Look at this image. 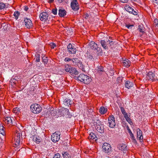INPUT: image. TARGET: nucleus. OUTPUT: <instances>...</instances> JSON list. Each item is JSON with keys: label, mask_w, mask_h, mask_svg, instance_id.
I'll return each instance as SVG.
<instances>
[{"label": "nucleus", "mask_w": 158, "mask_h": 158, "mask_svg": "<svg viewBox=\"0 0 158 158\" xmlns=\"http://www.w3.org/2000/svg\"><path fill=\"white\" fill-rule=\"evenodd\" d=\"M77 78L78 80L85 84H89L91 81L90 77L84 74H80Z\"/></svg>", "instance_id": "1"}, {"label": "nucleus", "mask_w": 158, "mask_h": 158, "mask_svg": "<svg viewBox=\"0 0 158 158\" xmlns=\"http://www.w3.org/2000/svg\"><path fill=\"white\" fill-rule=\"evenodd\" d=\"M103 151L106 154V156H109L112 153L111 147L110 144L107 143H104L102 146Z\"/></svg>", "instance_id": "2"}, {"label": "nucleus", "mask_w": 158, "mask_h": 158, "mask_svg": "<svg viewBox=\"0 0 158 158\" xmlns=\"http://www.w3.org/2000/svg\"><path fill=\"white\" fill-rule=\"evenodd\" d=\"M31 109L33 113L37 114L40 112L42 110V108L39 105L35 104L31 105Z\"/></svg>", "instance_id": "3"}, {"label": "nucleus", "mask_w": 158, "mask_h": 158, "mask_svg": "<svg viewBox=\"0 0 158 158\" xmlns=\"http://www.w3.org/2000/svg\"><path fill=\"white\" fill-rule=\"evenodd\" d=\"M59 112L61 116H65L66 118H70L71 116L68 109L65 108L63 107L60 109Z\"/></svg>", "instance_id": "4"}, {"label": "nucleus", "mask_w": 158, "mask_h": 158, "mask_svg": "<svg viewBox=\"0 0 158 158\" xmlns=\"http://www.w3.org/2000/svg\"><path fill=\"white\" fill-rule=\"evenodd\" d=\"M64 69L66 72L72 73L75 75H77L78 74V72L75 68H72L69 64L65 66Z\"/></svg>", "instance_id": "5"}, {"label": "nucleus", "mask_w": 158, "mask_h": 158, "mask_svg": "<svg viewBox=\"0 0 158 158\" xmlns=\"http://www.w3.org/2000/svg\"><path fill=\"white\" fill-rule=\"evenodd\" d=\"M63 103L66 106H69L72 103V102L68 97L67 94L64 95L63 96Z\"/></svg>", "instance_id": "6"}, {"label": "nucleus", "mask_w": 158, "mask_h": 158, "mask_svg": "<svg viewBox=\"0 0 158 158\" xmlns=\"http://www.w3.org/2000/svg\"><path fill=\"white\" fill-rule=\"evenodd\" d=\"M60 132L59 131L53 133L51 135V138L52 141L54 143L58 141L60 138Z\"/></svg>", "instance_id": "7"}, {"label": "nucleus", "mask_w": 158, "mask_h": 158, "mask_svg": "<svg viewBox=\"0 0 158 158\" xmlns=\"http://www.w3.org/2000/svg\"><path fill=\"white\" fill-rule=\"evenodd\" d=\"M109 126L111 128H114L115 125L114 118L113 115H111L109 116L108 118Z\"/></svg>", "instance_id": "8"}, {"label": "nucleus", "mask_w": 158, "mask_h": 158, "mask_svg": "<svg viewBox=\"0 0 158 158\" xmlns=\"http://www.w3.org/2000/svg\"><path fill=\"white\" fill-rule=\"evenodd\" d=\"M89 45L91 48L95 50L96 52H101L102 51L100 48L98 47L97 44L93 41L90 42L89 44Z\"/></svg>", "instance_id": "9"}, {"label": "nucleus", "mask_w": 158, "mask_h": 158, "mask_svg": "<svg viewBox=\"0 0 158 158\" xmlns=\"http://www.w3.org/2000/svg\"><path fill=\"white\" fill-rule=\"evenodd\" d=\"M71 6L74 10H77L79 8V4L76 0H73L71 3Z\"/></svg>", "instance_id": "10"}, {"label": "nucleus", "mask_w": 158, "mask_h": 158, "mask_svg": "<svg viewBox=\"0 0 158 158\" xmlns=\"http://www.w3.org/2000/svg\"><path fill=\"white\" fill-rule=\"evenodd\" d=\"M126 10L129 13L132 14L134 15H137L138 12L137 11L134 10V9L129 5L126 6L124 7Z\"/></svg>", "instance_id": "11"}, {"label": "nucleus", "mask_w": 158, "mask_h": 158, "mask_svg": "<svg viewBox=\"0 0 158 158\" xmlns=\"http://www.w3.org/2000/svg\"><path fill=\"white\" fill-rule=\"evenodd\" d=\"M67 48L69 53L72 54H75L76 52V49L72 44H69L67 46Z\"/></svg>", "instance_id": "12"}, {"label": "nucleus", "mask_w": 158, "mask_h": 158, "mask_svg": "<svg viewBox=\"0 0 158 158\" xmlns=\"http://www.w3.org/2000/svg\"><path fill=\"white\" fill-rule=\"evenodd\" d=\"M24 22L25 27L27 28H30L32 27V23L31 20L29 19L25 18L24 19Z\"/></svg>", "instance_id": "13"}, {"label": "nucleus", "mask_w": 158, "mask_h": 158, "mask_svg": "<svg viewBox=\"0 0 158 158\" xmlns=\"http://www.w3.org/2000/svg\"><path fill=\"white\" fill-rule=\"evenodd\" d=\"M94 71L95 73L98 74L99 75H101L103 73L105 72L103 67L100 66H98L95 69Z\"/></svg>", "instance_id": "14"}, {"label": "nucleus", "mask_w": 158, "mask_h": 158, "mask_svg": "<svg viewBox=\"0 0 158 158\" xmlns=\"http://www.w3.org/2000/svg\"><path fill=\"white\" fill-rule=\"evenodd\" d=\"M48 14L46 12L41 13L40 16V20L42 21H46L48 19Z\"/></svg>", "instance_id": "15"}, {"label": "nucleus", "mask_w": 158, "mask_h": 158, "mask_svg": "<svg viewBox=\"0 0 158 158\" xmlns=\"http://www.w3.org/2000/svg\"><path fill=\"white\" fill-rule=\"evenodd\" d=\"M137 138L141 142L143 140V137L142 135V132L140 129L139 128L136 129Z\"/></svg>", "instance_id": "16"}, {"label": "nucleus", "mask_w": 158, "mask_h": 158, "mask_svg": "<svg viewBox=\"0 0 158 158\" xmlns=\"http://www.w3.org/2000/svg\"><path fill=\"white\" fill-rule=\"evenodd\" d=\"M15 121L14 119L12 118H11L10 117H6L5 118V121L6 123H7L8 124H13L14 125L15 124V123L14 121Z\"/></svg>", "instance_id": "17"}, {"label": "nucleus", "mask_w": 158, "mask_h": 158, "mask_svg": "<svg viewBox=\"0 0 158 158\" xmlns=\"http://www.w3.org/2000/svg\"><path fill=\"white\" fill-rule=\"evenodd\" d=\"M20 134L19 133H17L16 136L15 138V147H18L20 143Z\"/></svg>", "instance_id": "18"}, {"label": "nucleus", "mask_w": 158, "mask_h": 158, "mask_svg": "<svg viewBox=\"0 0 158 158\" xmlns=\"http://www.w3.org/2000/svg\"><path fill=\"white\" fill-rule=\"evenodd\" d=\"M100 43L104 49H107L109 48L108 40H107L106 41L104 40H101L100 41Z\"/></svg>", "instance_id": "19"}, {"label": "nucleus", "mask_w": 158, "mask_h": 158, "mask_svg": "<svg viewBox=\"0 0 158 158\" xmlns=\"http://www.w3.org/2000/svg\"><path fill=\"white\" fill-rule=\"evenodd\" d=\"M148 78L150 80H155L156 79V77L155 74L152 72H149L147 74Z\"/></svg>", "instance_id": "20"}, {"label": "nucleus", "mask_w": 158, "mask_h": 158, "mask_svg": "<svg viewBox=\"0 0 158 158\" xmlns=\"http://www.w3.org/2000/svg\"><path fill=\"white\" fill-rule=\"evenodd\" d=\"M95 128L98 131L101 133H104V128L103 125H96L95 127Z\"/></svg>", "instance_id": "21"}, {"label": "nucleus", "mask_w": 158, "mask_h": 158, "mask_svg": "<svg viewBox=\"0 0 158 158\" xmlns=\"http://www.w3.org/2000/svg\"><path fill=\"white\" fill-rule=\"evenodd\" d=\"M66 12L64 9H60L58 10V15L60 17H64L66 15Z\"/></svg>", "instance_id": "22"}, {"label": "nucleus", "mask_w": 158, "mask_h": 158, "mask_svg": "<svg viewBox=\"0 0 158 158\" xmlns=\"http://www.w3.org/2000/svg\"><path fill=\"white\" fill-rule=\"evenodd\" d=\"M33 140L37 144H38L40 142L41 139L39 136L36 135H35L33 136Z\"/></svg>", "instance_id": "23"}, {"label": "nucleus", "mask_w": 158, "mask_h": 158, "mask_svg": "<svg viewBox=\"0 0 158 158\" xmlns=\"http://www.w3.org/2000/svg\"><path fill=\"white\" fill-rule=\"evenodd\" d=\"M123 65L127 67H128L130 66V62L127 59L123 60Z\"/></svg>", "instance_id": "24"}, {"label": "nucleus", "mask_w": 158, "mask_h": 158, "mask_svg": "<svg viewBox=\"0 0 158 158\" xmlns=\"http://www.w3.org/2000/svg\"><path fill=\"white\" fill-rule=\"evenodd\" d=\"M125 86L126 88L129 89L131 87H133V83L132 82L127 81H126Z\"/></svg>", "instance_id": "25"}, {"label": "nucleus", "mask_w": 158, "mask_h": 158, "mask_svg": "<svg viewBox=\"0 0 158 158\" xmlns=\"http://www.w3.org/2000/svg\"><path fill=\"white\" fill-rule=\"evenodd\" d=\"M118 148L121 151L125 150L127 149V146L125 144H121L118 146Z\"/></svg>", "instance_id": "26"}, {"label": "nucleus", "mask_w": 158, "mask_h": 158, "mask_svg": "<svg viewBox=\"0 0 158 158\" xmlns=\"http://www.w3.org/2000/svg\"><path fill=\"white\" fill-rule=\"evenodd\" d=\"M107 108H105L103 106L101 107L99 109V112L102 114H105L107 111Z\"/></svg>", "instance_id": "27"}, {"label": "nucleus", "mask_w": 158, "mask_h": 158, "mask_svg": "<svg viewBox=\"0 0 158 158\" xmlns=\"http://www.w3.org/2000/svg\"><path fill=\"white\" fill-rule=\"evenodd\" d=\"M124 117L125 118L126 120L130 124L132 123V122L131 121V118L128 116V115L127 113L123 115Z\"/></svg>", "instance_id": "28"}, {"label": "nucleus", "mask_w": 158, "mask_h": 158, "mask_svg": "<svg viewBox=\"0 0 158 158\" xmlns=\"http://www.w3.org/2000/svg\"><path fill=\"white\" fill-rule=\"evenodd\" d=\"M48 113L51 114L53 116H56V115L57 111L56 110L54 109L52 110L50 109V110L48 111Z\"/></svg>", "instance_id": "29"}, {"label": "nucleus", "mask_w": 158, "mask_h": 158, "mask_svg": "<svg viewBox=\"0 0 158 158\" xmlns=\"http://www.w3.org/2000/svg\"><path fill=\"white\" fill-rule=\"evenodd\" d=\"M72 62L73 64L77 65L80 61L78 58H74L72 59Z\"/></svg>", "instance_id": "30"}, {"label": "nucleus", "mask_w": 158, "mask_h": 158, "mask_svg": "<svg viewBox=\"0 0 158 158\" xmlns=\"http://www.w3.org/2000/svg\"><path fill=\"white\" fill-rule=\"evenodd\" d=\"M77 65L78 66L79 68L83 71H85L84 66L83 65V64H82V63L81 61L79 62Z\"/></svg>", "instance_id": "31"}, {"label": "nucleus", "mask_w": 158, "mask_h": 158, "mask_svg": "<svg viewBox=\"0 0 158 158\" xmlns=\"http://www.w3.org/2000/svg\"><path fill=\"white\" fill-rule=\"evenodd\" d=\"M62 156L64 158H71L70 155L67 152H63Z\"/></svg>", "instance_id": "32"}, {"label": "nucleus", "mask_w": 158, "mask_h": 158, "mask_svg": "<svg viewBox=\"0 0 158 158\" xmlns=\"http://www.w3.org/2000/svg\"><path fill=\"white\" fill-rule=\"evenodd\" d=\"M89 138V139H95V140L96 139H95L96 138V135L93 133H91L90 134Z\"/></svg>", "instance_id": "33"}, {"label": "nucleus", "mask_w": 158, "mask_h": 158, "mask_svg": "<svg viewBox=\"0 0 158 158\" xmlns=\"http://www.w3.org/2000/svg\"><path fill=\"white\" fill-rule=\"evenodd\" d=\"M19 15L20 13L18 11H15L14 14V16L15 17V18L16 20H17L18 19L19 16Z\"/></svg>", "instance_id": "34"}, {"label": "nucleus", "mask_w": 158, "mask_h": 158, "mask_svg": "<svg viewBox=\"0 0 158 158\" xmlns=\"http://www.w3.org/2000/svg\"><path fill=\"white\" fill-rule=\"evenodd\" d=\"M3 128L4 127L3 126L0 125V134H2L3 135H4L5 134Z\"/></svg>", "instance_id": "35"}, {"label": "nucleus", "mask_w": 158, "mask_h": 158, "mask_svg": "<svg viewBox=\"0 0 158 158\" xmlns=\"http://www.w3.org/2000/svg\"><path fill=\"white\" fill-rule=\"evenodd\" d=\"M138 30L139 32L143 33L144 32V29H143V27H142L141 26H139Z\"/></svg>", "instance_id": "36"}, {"label": "nucleus", "mask_w": 158, "mask_h": 158, "mask_svg": "<svg viewBox=\"0 0 158 158\" xmlns=\"http://www.w3.org/2000/svg\"><path fill=\"white\" fill-rule=\"evenodd\" d=\"M6 7L5 4L2 2H0V10H2L5 8Z\"/></svg>", "instance_id": "37"}, {"label": "nucleus", "mask_w": 158, "mask_h": 158, "mask_svg": "<svg viewBox=\"0 0 158 158\" xmlns=\"http://www.w3.org/2000/svg\"><path fill=\"white\" fill-rule=\"evenodd\" d=\"M43 59V61L44 63V64L45 65L46 64H47L48 63V59L46 57H43L42 58Z\"/></svg>", "instance_id": "38"}, {"label": "nucleus", "mask_w": 158, "mask_h": 158, "mask_svg": "<svg viewBox=\"0 0 158 158\" xmlns=\"http://www.w3.org/2000/svg\"><path fill=\"white\" fill-rule=\"evenodd\" d=\"M20 109L17 107L13 109V112L15 113H17L18 112H20Z\"/></svg>", "instance_id": "39"}, {"label": "nucleus", "mask_w": 158, "mask_h": 158, "mask_svg": "<svg viewBox=\"0 0 158 158\" xmlns=\"http://www.w3.org/2000/svg\"><path fill=\"white\" fill-rule=\"evenodd\" d=\"M57 9L56 8L53 9L52 10V12L54 15H56L57 14Z\"/></svg>", "instance_id": "40"}, {"label": "nucleus", "mask_w": 158, "mask_h": 158, "mask_svg": "<svg viewBox=\"0 0 158 158\" xmlns=\"http://www.w3.org/2000/svg\"><path fill=\"white\" fill-rule=\"evenodd\" d=\"M108 44H109V48L111 47L112 45H113L114 44V42L111 40H108Z\"/></svg>", "instance_id": "41"}, {"label": "nucleus", "mask_w": 158, "mask_h": 158, "mask_svg": "<svg viewBox=\"0 0 158 158\" xmlns=\"http://www.w3.org/2000/svg\"><path fill=\"white\" fill-rule=\"evenodd\" d=\"M134 26V25L127 24L126 27L129 29H131Z\"/></svg>", "instance_id": "42"}, {"label": "nucleus", "mask_w": 158, "mask_h": 158, "mask_svg": "<svg viewBox=\"0 0 158 158\" xmlns=\"http://www.w3.org/2000/svg\"><path fill=\"white\" fill-rule=\"evenodd\" d=\"M121 110L122 112V114L123 115L126 114L127 113L126 112L124 109L122 107H121Z\"/></svg>", "instance_id": "43"}, {"label": "nucleus", "mask_w": 158, "mask_h": 158, "mask_svg": "<svg viewBox=\"0 0 158 158\" xmlns=\"http://www.w3.org/2000/svg\"><path fill=\"white\" fill-rule=\"evenodd\" d=\"M102 155V153H99L97 158H104V156Z\"/></svg>", "instance_id": "44"}, {"label": "nucleus", "mask_w": 158, "mask_h": 158, "mask_svg": "<svg viewBox=\"0 0 158 158\" xmlns=\"http://www.w3.org/2000/svg\"><path fill=\"white\" fill-rule=\"evenodd\" d=\"M36 60L37 62H39L40 61V55L38 54L36 55Z\"/></svg>", "instance_id": "45"}, {"label": "nucleus", "mask_w": 158, "mask_h": 158, "mask_svg": "<svg viewBox=\"0 0 158 158\" xmlns=\"http://www.w3.org/2000/svg\"><path fill=\"white\" fill-rule=\"evenodd\" d=\"M130 135L132 139L133 140V141L134 142L136 141V140L135 139V137L134 136L133 134L132 133L131 134H130Z\"/></svg>", "instance_id": "46"}, {"label": "nucleus", "mask_w": 158, "mask_h": 158, "mask_svg": "<svg viewBox=\"0 0 158 158\" xmlns=\"http://www.w3.org/2000/svg\"><path fill=\"white\" fill-rule=\"evenodd\" d=\"M53 158H61L60 157V154L59 153H57L55 155V156L53 157Z\"/></svg>", "instance_id": "47"}, {"label": "nucleus", "mask_w": 158, "mask_h": 158, "mask_svg": "<svg viewBox=\"0 0 158 158\" xmlns=\"http://www.w3.org/2000/svg\"><path fill=\"white\" fill-rule=\"evenodd\" d=\"M10 82L11 83H13L14 84H15L16 83V81L15 80V79L14 78H12L10 80Z\"/></svg>", "instance_id": "48"}, {"label": "nucleus", "mask_w": 158, "mask_h": 158, "mask_svg": "<svg viewBox=\"0 0 158 158\" xmlns=\"http://www.w3.org/2000/svg\"><path fill=\"white\" fill-rule=\"evenodd\" d=\"M154 23L155 25L156 26L158 25V19H156L154 20Z\"/></svg>", "instance_id": "49"}, {"label": "nucleus", "mask_w": 158, "mask_h": 158, "mask_svg": "<svg viewBox=\"0 0 158 158\" xmlns=\"http://www.w3.org/2000/svg\"><path fill=\"white\" fill-rule=\"evenodd\" d=\"M50 46L52 48H54L56 47V44L54 43H51L50 44Z\"/></svg>", "instance_id": "50"}, {"label": "nucleus", "mask_w": 158, "mask_h": 158, "mask_svg": "<svg viewBox=\"0 0 158 158\" xmlns=\"http://www.w3.org/2000/svg\"><path fill=\"white\" fill-rule=\"evenodd\" d=\"M72 59H71V58H68V57H66V58H65L64 59V61L66 62H69V61L71 60L72 61Z\"/></svg>", "instance_id": "51"}, {"label": "nucleus", "mask_w": 158, "mask_h": 158, "mask_svg": "<svg viewBox=\"0 0 158 158\" xmlns=\"http://www.w3.org/2000/svg\"><path fill=\"white\" fill-rule=\"evenodd\" d=\"M152 2L154 4L158 5V0H152Z\"/></svg>", "instance_id": "52"}, {"label": "nucleus", "mask_w": 158, "mask_h": 158, "mask_svg": "<svg viewBox=\"0 0 158 158\" xmlns=\"http://www.w3.org/2000/svg\"><path fill=\"white\" fill-rule=\"evenodd\" d=\"M20 77L18 76H15L14 78L15 80L16 81H19V80L20 79Z\"/></svg>", "instance_id": "53"}, {"label": "nucleus", "mask_w": 158, "mask_h": 158, "mask_svg": "<svg viewBox=\"0 0 158 158\" xmlns=\"http://www.w3.org/2000/svg\"><path fill=\"white\" fill-rule=\"evenodd\" d=\"M96 123V125H101V122L100 120H97Z\"/></svg>", "instance_id": "54"}, {"label": "nucleus", "mask_w": 158, "mask_h": 158, "mask_svg": "<svg viewBox=\"0 0 158 158\" xmlns=\"http://www.w3.org/2000/svg\"><path fill=\"white\" fill-rule=\"evenodd\" d=\"M108 155H107L106 156L107 157H108V158H116V156H111V155H110V156H108Z\"/></svg>", "instance_id": "55"}, {"label": "nucleus", "mask_w": 158, "mask_h": 158, "mask_svg": "<svg viewBox=\"0 0 158 158\" xmlns=\"http://www.w3.org/2000/svg\"><path fill=\"white\" fill-rule=\"evenodd\" d=\"M121 2L123 3H127L128 2V0H119Z\"/></svg>", "instance_id": "56"}, {"label": "nucleus", "mask_w": 158, "mask_h": 158, "mask_svg": "<svg viewBox=\"0 0 158 158\" xmlns=\"http://www.w3.org/2000/svg\"><path fill=\"white\" fill-rule=\"evenodd\" d=\"M28 10V7L27 6H25L24 7V10L26 11H27Z\"/></svg>", "instance_id": "57"}, {"label": "nucleus", "mask_w": 158, "mask_h": 158, "mask_svg": "<svg viewBox=\"0 0 158 158\" xmlns=\"http://www.w3.org/2000/svg\"><path fill=\"white\" fill-rule=\"evenodd\" d=\"M128 133L129 134V135L130 134H131L132 133V132H131V130L129 128L128 129Z\"/></svg>", "instance_id": "58"}, {"label": "nucleus", "mask_w": 158, "mask_h": 158, "mask_svg": "<svg viewBox=\"0 0 158 158\" xmlns=\"http://www.w3.org/2000/svg\"><path fill=\"white\" fill-rule=\"evenodd\" d=\"M64 0H57V1L59 2V3H61Z\"/></svg>", "instance_id": "59"}, {"label": "nucleus", "mask_w": 158, "mask_h": 158, "mask_svg": "<svg viewBox=\"0 0 158 158\" xmlns=\"http://www.w3.org/2000/svg\"><path fill=\"white\" fill-rule=\"evenodd\" d=\"M116 158H120V157L118 156L117 157L116 156Z\"/></svg>", "instance_id": "60"}, {"label": "nucleus", "mask_w": 158, "mask_h": 158, "mask_svg": "<svg viewBox=\"0 0 158 158\" xmlns=\"http://www.w3.org/2000/svg\"><path fill=\"white\" fill-rule=\"evenodd\" d=\"M53 1V0H51V2H52Z\"/></svg>", "instance_id": "61"}]
</instances>
